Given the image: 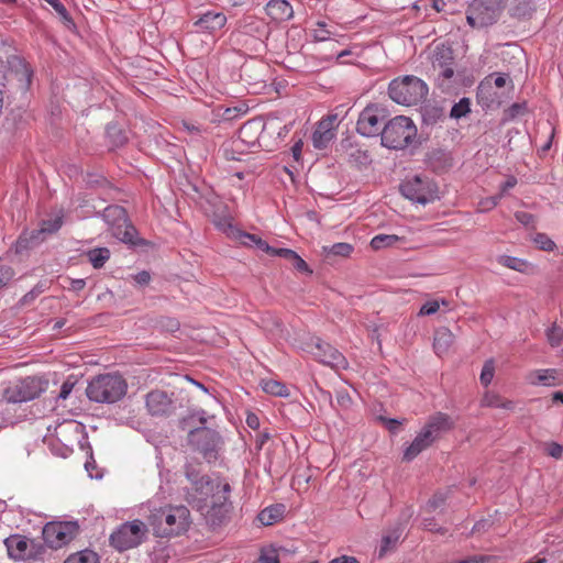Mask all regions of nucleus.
I'll return each instance as SVG.
<instances>
[{
  "label": "nucleus",
  "mask_w": 563,
  "mask_h": 563,
  "mask_svg": "<svg viewBox=\"0 0 563 563\" xmlns=\"http://www.w3.org/2000/svg\"><path fill=\"white\" fill-rule=\"evenodd\" d=\"M534 242L542 251H553L556 246L555 243L545 233H537L534 236Z\"/></svg>",
  "instance_id": "nucleus-58"
},
{
  "label": "nucleus",
  "mask_w": 563,
  "mask_h": 563,
  "mask_svg": "<svg viewBox=\"0 0 563 563\" xmlns=\"http://www.w3.org/2000/svg\"><path fill=\"white\" fill-rule=\"evenodd\" d=\"M431 64L435 71L448 66H454L455 57L453 48L445 44L437 45L432 54Z\"/></svg>",
  "instance_id": "nucleus-29"
},
{
  "label": "nucleus",
  "mask_w": 563,
  "mask_h": 563,
  "mask_svg": "<svg viewBox=\"0 0 563 563\" xmlns=\"http://www.w3.org/2000/svg\"><path fill=\"white\" fill-rule=\"evenodd\" d=\"M29 545L30 550L27 561H43L48 548L45 541L41 542L36 539H31Z\"/></svg>",
  "instance_id": "nucleus-45"
},
{
  "label": "nucleus",
  "mask_w": 563,
  "mask_h": 563,
  "mask_svg": "<svg viewBox=\"0 0 563 563\" xmlns=\"http://www.w3.org/2000/svg\"><path fill=\"white\" fill-rule=\"evenodd\" d=\"M334 137L335 131L329 128V123L319 122L312 134V143L316 148L324 150Z\"/></svg>",
  "instance_id": "nucleus-32"
},
{
  "label": "nucleus",
  "mask_w": 563,
  "mask_h": 563,
  "mask_svg": "<svg viewBox=\"0 0 563 563\" xmlns=\"http://www.w3.org/2000/svg\"><path fill=\"white\" fill-rule=\"evenodd\" d=\"M547 336L551 346L556 347L562 343L563 329L556 324H553L550 329H548Z\"/></svg>",
  "instance_id": "nucleus-54"
},
{
  "label": "nucleus",
  "mask_w": 563,
  "mask_h": 563,
  "mask_svg": "<svg viewBox=\"0 0 563 563\" xmlns=\"http://www.w3.org/2000/svg\"><path fill=\"white\" fill-rule=\"evenodd\" d=\"M460 75L455 73L454 66H448L438 70L435 86L443 93H454L460 87Z\"/></svg>",
  "instance_id": "nucleus-22"
},
{
  "label": "nucleus",
  "mask_w": 563,
  "mask_h": 563,
  "mask_svg": "<svg viewBox=\"0 0 563 563\" xmlns=\"http://www.w3.org/2000/svg\"><path fill=\"white\" fill-rule=\"evenodd\" d=\"M537 11V3L534 0H512L508 14L518 21H526L532 19Z\"/></svg>",
  "instance_id": "nucleus-28"
},
{
  "label": "nucleus",
  "mask_w": 563,
  "mask_h": 563,
  "mask_svg": "<svg viewBox=\"0 0 563 563\" xmlns=\"http://www.w3.org/2000/svg\"><path fill=\"white\" fill-rule=\"evenodd\" d=\"M44 390L41 378L27 376L5 387L2 398L9 404H21L40 397Z\"/></svg>",
  "instance_id": "nucleus-12"
},
{
  "label": "nucleus",
  "mask_w": 563,
  "mask_h": 563,
  "mask_svg": "<svg viewBox=\"0 0 563 563\" xmlns=\"http://www.w3.org/2000/svg\"><path fill=\"white\" fill-rule=\"evenodd\" d=\"M446 501V495L443 493H435L427 503V509L429 511H434L439 507L443 506Z\"/></svg>",
  "instance_id": "nucleus-60"
},
{
  "label": "nucleus",
  "mask_w": 563,
  "mask_h": 563,
  "mask_svg": "<svg viewBox=\"0 0 563 563\" xmlns=\"http://www.w3.org/2000/svg\"><path fill=\"white\" fill-rule=\"evenodd\" d=\"M97 216L102 218L109 225L112 235L119 241L132 246H144L148 244L147 240L137 236L139 232L130 221L125 208L118 205H110L101 212H97Z\"/></svg>",
  "instance_id": "nucleus-4"
},
{
  "label": "nucleus",
  "mask_w": 563,
  "mask_h": 563,
  "mask_svg": "<svg viewBox=\"0 0 563 563\" xmlns=\"http://www.w3.org/2000/svg\"><path fill=\"white\" fill-rule=\"evenodd\" d=\"M128 391V383L118 373L95 376L86 388L89 400L98 404H114L121 400Z\"/></svg>",
  "instance_id": "nucleus-3"
},
{
  "label": "nucleus",
  "mask_w": 563,
  "mask_h": 563,
  "mask_svg": "<svg viewBox=\"0 0 563 563\" xmlns=\"http://www.w3.org/2000/svg\"><path fill=\"white\" fill-rule=\"evenodd\" d=\"M471 112L470 98L463 97L459 102L454 103L450 111V117L453 119H461Z\"/></svg>",
  "instance_id": "nucleus-49"
},
{
  "label": "nucleus",
  "mask_w": 563,
  "mask_h": 563,
  "mask_svg": "<svg viewBox=\"0 0 563 563\" xmlns=\"http://www.w3.org/2000/svg\"><path fill=\"white\" fill-rule=\"evenodd\" d=\"M276 256L283 257L288 261L291 266L300 273L308 275L312 274V269L309 265L292 250L280 247L278 252H275Z\"/></svg>",
  "instance_id": "nucleus-35"
},
{
  "label": "nucleus",
  "mask_w": 563,
  "mask_h": 563,
  "mask_svg": "<svg viewBox=\"0 0 563 563\" xmlns=\"http://www.w3.org/2000/svg\"><path fill=\"white\" fill-rule=\"evenodd\" d=\"M399 240L400 238L395 234H378L372 239L371 246L373 250H380L394 245Z\"/></svg>",
  "instance_id": "nucleus-47"
},
{
  "label": "nucleus",
  "mask_w": 563,
  "mask_h": 563,
  "mask_svg": "<svg viewBox=\"0 0 563 563\" xmlns=\"http://www.w3.org/2000/svg\"><path fill=\"white\" fill-rule=\"evenodd\" d=\"M9 74H13L18 81V90L25 96L32 86L34 70L31 65L23 58L12 55L8 58Z\"/></svg>",
  "instance_id": "nucleus-16"
},
{
  "label": "nucleus",
  "mask_w": 563,
  "mask_h": 563,
  "mask_svg": "<svg viewBox=\"0 0 563 563\" xmlns=\"http://www.w3.org/2000/svg\"><path fill=\"white\" fill-rule=\"evenodd\" d=\"M435 440L431 438V433L429 430H421L413 441L406 448L402 455V461L411 462L415 460L422 451L432 445Z\"/></svg>",
  "instance_id": "nucleus-23"
},
{
  "label": "nucleus",
  "mask_w": 563,
  "mask_h": 563,
  "mask_svg": "<svg viewBox=\"0 0 563 563\" xmlns=\"http://www.w3.org/2000/svg\"><path fill=\"white\" fill-rule=\"evenodd\" d=\"M527 112V103L526 102H515L509 108H507L504 112L503 121H510L515 118L522 115Z\"/></svg>",
  "instance_id": "nucleus-52"
},
{
  "label": "nucleus",
  "mask_w": 563,
  "mask_h": 563,
  "mask_svg": "<svg viewBox=\"0 0 563 563\" xmlns=\"http://www.w3.org/2000/svg\"><path fill=\"white\" fill-rule=\"evenodd\" d=\"M498 263L504 265L505 267H508L520 273H523L529 265V263L522 258L508 255L499 256Z\"/></svg>",
  "instance_id": "nucleus-46"
},
{
  "label": "nucleus",
  "mask_w": 563,
  "mask_h": 563,
  "mask_svg": "<svg viewBox=\"0 0 563 563\" xmlns=\"http://www.w3.org/2000/svg\"><path fill=\"white\" fill-rule=\"evenodd\" d=\"M79 530L78 521H49L43 527L42 536L49 549L57 550L74 540Z\"/></svg>",
  "instance_id": "nucleus-13"
},
{
  "label": "nucleus",
  "mask_w": 563,
  "mask_h": 563,
  "mask_svg": "<svg viewBox=\"0 0 563 563\" xmlns=\"http://www.w3.org/2000/svg\"><path fill=\"white\" fill-rule=\"evenodd\" d=\"M147 527L139 520L122 523L109 538L110 545L119 552L139 547L146 539Z\"/></svg>",
  "instance_id": "nucleus-9"
},
{
  "label": "nucleus",
  "mask_w": 563,
  "mask_h": 563,
  "mask_svg": "<svg viewBox=\"0 0 563 563\" xmlns=\"http://www.w3.org/2000/svg\"><path fill=\"white\" fill-rule=\"evenodd\" d=\"M70 431H74L77 435H81V440L78 441V443L80 444L81 449L85 448V444L82 443V440L87 444V446L89 449V460L86 461L85 468L89 473L90 477H93V475L91 473V470L96 468V462H95L93 456H92L91 446L87 442V435L84 434V427H82V424L77 423L76 421H69L67 423H64V424L59 426V428L57 430V437L63 435V434H65L67 432H70Z\"/></svg>",
  "instance_id": "nucleus-24"
},
{
  "label": "nucleus",
  "mask_w": 563,
  "mask_h": 563,
  "mask_svg": "<svg viewBox=\"0 0 563 563\" xmlns=\"http://www.w3.org/2000/svg\"><path fill=\"white\" fill-rule=\"evenodd\" d=\"M30 540L25 536L11 534L4 539V545L10 559L14 561H27Z\"/></svg>",
  "instance_id": "nucleus-20"
},
{
  "label": "nucleus",
  "mask_w": 563,
  "mask_h": 563,
  "mask_svg": "<svg viewBox=\"0 0 563 563\" xmlns=\"http://www.w3.org/2000/svg\"><path fill=\"white\" fill-rule=\"evenodd\" d=\"M86 186L89 188L104 187L108 184L106 177L95 173H88L84 178Z\"/></svg>",
  "instance_id": "nucleus-56"
},
{
  "label": "nucleus",
  "mask_w": 563,
  "mask_h": 563,
  "mask_svg": "<svg viewBox=\"0 0 563 563\" xmlns=\"http://www.w3.org/2000/svg\"><path fill=\"white\" fill-rule=\"evenodd\" d=\"M186 441L190 450L200 454L208 464L216 463L219 460L224 446L222 434L207 426L190 429Z\"/></svg>",
  "instance_id": "nucleus-5"
},
{
  "label": "nucleus",
  "mask_w": 563,
  "mask_h": 563,
  "mask_svg": "<svg viewBox=\"0 0 563 563\" xmlns=\"http://www.w3.org/2000/svg\"><path fill=\"white\" fill-rule=\"evenodd\" d=\"M90 263L95 268H101L110 258V251L107 247H96L87 253Z\"/></svg>",
  "instance_id": "nucleus-41"
},
{
  "label": "nucleus",
  "mask_w": 563,
  "mask_h": 563,
  "mask_svg": "<svg viewBox=\"0 0 563 563\" xmlns=\"http://www.w3.org/2000/svg\"><path fill=\"white\" fill-rule=\"evenodd\" d=\"M316 352L314 355L319 361L325 365L334 368H346L347 362L341 352H339L331 344L317 338L314 343Z\"/></svg>",
  "instance_id": "nucleus-17"
},
{
  "label": "nucleus",
  "mask_w": 563,
  "mask_h": 563,
  "mask_svg": "<svg viewBox=\"0 0 563 563\" xmlns=\"http://www.w3.org/2000/svg\"><path fill=\"white\" fill-rule=\"evenodd\" d=\"M145 404L152 416H167L173 408V401L164 390L155 389L146 395Z\"/></svg>",
  "instance_id": "nucleus-19"
},
{
  "label": "nucleus",
  "mask_w": 563,
  "mask_h": 563,
  "mask_svg": "<svg viewBox=\"0 0 563 563\" xmlns=\"http://www.w3.org/2000/svg\"><path fill=\"white\" fill-rule=\"evenodd\" d=\"M388 117L389 111L385 106L371 102L360 112L356 131L365 137L380 136Z\"/></svg>",
  "instance_id": "nucleus-11"
},
{
  "label": "nucleus",
  "mask_w": 563,
  "mask_h": 563,
  "mask_svg": "<svg viewBox=\"0 0 563 563\" xmlns=\"http://www.w3.org/2000/svg\"><path fill=\"white\" fill-rule=\"evenodd\" d=\"M402 531L404 527L401 523H399L397 527L393 528L385 536H383L378 558L385 556L389 550L396 547L402 534Z\"/></svg>",
  "instance_id": "nucleus-37"
},
{
  "label": "nucleus",
  "mask_w": 563,
  "mask_h": 563,
  "mask_svg": "<svg viewBox=\"0 0 563 563\" xmlns=\"http://www.w3.org/2000/svg\"><path fill=\"white\" fill-rule=\"evenodd\" d=\"M547 453L556 460L561 459L563 455V445L558 442H550L547 448Z\"/></svg>",
  "instance_id": "nucleus-64"
},
{
  "label": "nucleus",
  "mask_w": 563,
  "mask_h": 563,
  "mask_svg": "<svg viewBox=\"0 0 563 563\" xmlns=\"http://www.w3.org/2000/svg\"><path fill=\"white\" fill-rule=\"evenodd\" d=\"M417 128L412 120L405 115L389 119L383 126L380 144L389 150H404L412 143Z\"/></svg>",
  "instance_id": "nucleus-6"
},
{
  "label": "nucleus",
  "mask_w": 563,
  "mask_h": 563,
  "mask_svg": "<svg viewBox=\"0 0 563 563\" xmlns=\"http://www.w3.org/2000/svg\"><path fill=\"white\" fill-rule=\"evenodd\" d=\"M64 563H99V556L91 550H82L69 555Z\"/></svg>",
  "instance_id": "nucleus-42"
},
{
  "label": "nucleus",
  "mask_w": 563,
  "mask_h": 563,
  "mask_svg": "<svg viewBox=\"0 0 563 563\" xmlns=\"http://www.w3.org/2000/svg\"><path fill=\"white\" fill-rule=\"evenodd\" d=\"M266 14L274 21H288L294 15L290 3L286 0H271L265 7Z\"/></svg>",
  "instance_id": "nucleus-27"
},
{
  "label": "nucleus",
  "mask_w": 563,
  "mask_h": 563,
  "mask_svg": "<svg viewBox=\"0 0 563 563\" xmlns=\"http://www.w3.org/2000/svg\"><path fill=\"white\" fill-rule=\"evenodd\" d=\"M322 251L327 257L330 255L347 257L353 252V245L350 243L340 242L333 244L332 246H323Z\"/></svg>",
  "instance_id": "nucleus-44"
},
{
  "label": "nucleus",
  "mask_w": 563,
  "mask_h": 563,
  "mask_svg": "<svg viewBox=\"0 0 563 563\" xmlns=\"http://www.w3.org/2000/svg\"><path fill=\"white\" fill-rule=\"evenodd\" d=\"M454 423L451 420L450 416L443 412H437L431 416L422 428L423 430H429L431 433V438L437 440L443 432H446L453 428Z\"/></svg>",
  "instance_id": "nucleus-25"
},
{
  "label": "nucleus",
  "mask_w": 563,
  "mask_h": 563,
  "mask_svg": "<svg viewBox=\"0 0 563 563\" xmlns=\"http://www.w3.org/2000/svg\"><path fill=\"white\" fill-rule=\"evenodd\" d=\"M439 302L437 300L427 301L421 308L419 314L431 316L439 310Z\"/></svg>",
  "instance_id": "nucleus-63"
},
{
  "label": "nucleus",
  "mask_w": 563,
  "mask_h": 563,
  "mask_svg": "<svg viewBox=\"0 0 563 563\" xmlns=\"http://www.w3.org/2000/svg\"><path fill=\"white\" fill-rule=\"evenodd\" d=\"M266 130V124L261 118H254L242 124L239 130V144L254 147L258 144L261 134Z\"/></svg>",
  "instance_id": "nucleus-18"
},
{
  "label": "nucleus",
  "mask_w": 563,
  "mask_h": 563,
  "mask_svg": "<svg viewBox=\"0 0 563 563\" xmlns=\"http://www.w3.org/2000/svg\"><path fill=\"white\" fill-rule=\"evenodd\" d=\"M44 238H42V231L34 230H24L19 235L15 241L12 250L16 255L24 256L29 255V252L37 247L44 242Z\"/></svg>",
  "instance_id": "nucleus-21"
},
{
  "label": "nucleus",
  "mask_w": 563,
  "mask_h": 563,
  "mask_svg": "<svg viewBox=\"0 0 563 563\" xmlns=\"http://www.w3.org/2000/svg\"><path fill=\"white\" fill-rule=\"evenodd\" d=\"M376 420L393 434H396L399 431L401 424L406 421V419L398 420L395 418H387L385 416H377Z\"/></svg>",
  "instance_id": "nucleus-53"
},
{
  "label": "nucleus",
  "mask_w": 563,
  "mask_h": 563,
  "mask_svg": "<svg viewBox=\"0 0 563 563\" xmlns=\"http://www.w3.org/2000/svg\"><path fill=\"white\" fill-rule=\"evenodd\" d=\"M347 163L358 170L366 169L372 164V157L367 150L356 147L346 155Z\"/></svg>",
  "instance_id": "nucleus-39"
},
{
  "label": "nucleus",
  "mask_w": 563,
  "mask_h": 563,
  "mask_svg": "<svg viewBox=\"0 0 563 563\" xmlns=\"http://www.w3.org/2000/svg\"><path fill=\"white\" fill-rule=\"evenodd\" d=\"M201 462H188L184 466V474L191 487L187 492V501L197 510L203 512L208 507L209 498L220 494H230L231 486L219 477L213 479L201 471Z\"/></svg>",
  "instance_id": "nucleus-1"
},
{
  "label": "nucleus",
  "mask_w": 563,
  "mask_h": 563,
  "mask_svg": "<svg viewBox=\"0 0 563 563\" xmlns=\"http://www.w3.org/2000/svg\"><path fill=\"white\" fill-rule=\"evenodd\" d=\"M493 75L485 77L477 86L476 99L483 109H489L496 101V92L493 89Z\"/></svg>",
  "instance_id": "nucleus-30"
},
{
  "label": "nucleus",
  "mask_w": 563,
  "mask_h": 563,
  "mask_svg": "<svg viewBox=\"0 0 563 563\" xmlns=\"http://www.w3.org/2000/svg\"><path fill=\"white\" fill-rule=\"evenodd\" d=\"M401 195L420 205H427L439 198L437 183L428 176L415 175L400 184Z\"/></svg>",
  "instance_id": "nucleus-10"
},
{
  "label": "nucleus",
  "mask_w": 563,
  "mask_h": 563,
  "mask_svg": "<svg viewBox=\"0 0 563 563\" xmlns=\"http://www.w3.org/2000/svg\"><path fill=\"white\" fill-rule=\"evenodd\" d=\"M148 525L157 538L177 537L188 530L190 511L186 506H168L155 509L148 516Z\"/></svg>",
  "instance_id": "nucleus-2"
},
{
  "label": "nucleus",
  "mask_w": 563,
  "mask_h": 563,
  "mask_svg": "<svg viewBox=\"0 0 563 563\" xmlns=\"http://www.w3.org/2000/svg\"><path fill=\"white\" fill-rule=\"evenodd\" d=\"M483 405L493 408H503L507 410H512L515 408V402L511 400H504L499 395H486Z\"/></svg>",
  "instance_id": "nucleus-48"
},
{
  "label": "nucleus",
  "mask_w": 563,
  "mask_h": 563,
  "mask_svg": "<svg viewBox=\"0 0 563 563\" xmlns=\"http://www.w3.org/2000/svg\"><path fill=\"white\" fill-rule=\"evenodd\" d=\"M454 340L453 333L445 327H441L434 332L433 349L441 356L446 353Z\"/></svg>",
  "instance_id": "nucleus-34"
},
{
  "label": "nucleus",
  "mask_w": 563,
  "mask_h": 563,
  "mask_svg": "<svg viewBox=\"0 0 563 563\" xmlns=\"http://www.w3.org/2000/svg\"><path fill=\"white\" fill-rule=\"evenodd\" d=\"M427 84L412 75L393 79L388 86V95L393 101L402 106H415L428 96Z\"/></svg>",
  "instance_id": "nucleus-7"
},
{
  "label": "nucleus",
  "mask_w": 563,
  "mask_h": 563,
  "mask_svg": "<svg viewBox=\"0 0 563 563\" xmlns=\"http://www.w3.org/2000/svg\"><path fill=\"white\" fill-rule=\"evenodd\" d=\"M227 23V16L222 12L208 11L195 21L194 25L208 33L221 30Z\"/></svg>",
  "instance_id": "nucleus-26"
},
{
  "label": "nucleus",
  "mask_w": 563,
  "mask_h": 563,
  "mask_svg": "<svg viewBox=\"0 0 563 563\" xmlns=\"http://www.w3.org/2000/svg\"><path fill=\"white\" fill-rule=\"evenodd\" d=\"M252 67L250 65L244 64L241 67V78L246 80L249 84H256V82H264V79H262L258 74H255L254 76L251 74Z\"/></svg>",
  "instance_id": "nucleus-62"
},
{
  "label": "nucleus",
  "mask_w": 563,
  "mask_h": 563,
  "mask_svg": "<svg viewBox=\"0 0 563 563\" xmlns=\"http://www.w3.org/2000/svg\"><path fill=\"white\" fill-rule=\"evenodd\" d=\"M206 201L214 208L210 214L213 225L229 238L236 239L241 230L233 225L232 218L227 213L228 207L214 195L207 197Z\"/></svg>",
  "instance_id": "nucleus-14"
},
{
  "label": "nucleus",
  "mask_w": 563,
  "mask_h": 563,
  "mask_svg": "<svg viewBox=\"0 0 563 563\" xmlns=\"http://www.w3.org/2000/svg\"><path fill=\"white\" fill-rule=\"evenodd\" d=\"M443 117V111L438 107H426L422 112V122L427 125L435 124Z\"/></svg>",
  "instance_id": "nucleus-51"
},
{
  "label": "nucleus",
  "mask_w": 563,
  "mask_h": 563,
  "mask_svg": "<svg viewBox=\"0 0 563 563\" xmlns=\"http://www.w3.org/2000/svg\"><path fill=\"white\" fill-rule=\"evenodd\" d=\"M450 155L441 148L427 153L426 164L435 173H441L452 166Z\"/></svg>",
  "instance_id": "nucleus-31"
},
{
  "label": "nucleus",
  "mask_w": 563,
  "mask_h": 563,
  "mask_svg": "<svg viewBox=\"0 0 563 563\" xmlns=\"http://www.w3.org/2000/svg\"><path fill=\"white\" fill-rule=\"evenodd\" d=\"M236 239L241 240L244 245H255L258 250H262L272 256H276L275 252H278V249L271 246L266 241L262 240L260 236L252 233H247L242 230L240 231Z\"/></svg>",
  "instance_id": "nucleus-36"
},
{
  "label": "nucleus",
  "mask_w": 563,
  "mask_h": 563,
  "mask_svg": "<svg viewBox=\"0 0 563 563\" xmlns=\"http://www.w3.org/2000/svg\"><path fill=\"white\" fill-rule=\"evenodd\" d=\"M8 76L9 65L8 60L3 62L0 59V93L5 97L8 95Z\"/></svg>",
  "instance_id": "nucleus-57"
},
{
  "label": "nucleus",
  "mask_w": 563,
  "mask_h": 563,
  "mask_svg": "<svg viewBox=\"0 0 563 563\" xmlns=\"http://www.w3.org/2000/svg\"><path fill=\"white\" fill-rule=\"evenodd\" d=\"M177 427L181 431L189 432L190 429L197 428L196 426V412L189 411L186 416L178 419Z\"/></svg>",
  "instance_id": "nucleus-55"
},
{
  "label": "nucleus",
  "mask_w": 563,
  "mask_h": 563,
  "mask_svg": "<svg viewBox=\"0 0 563 563\" xmlns=\"http://www.w3.org/2000/svg\"><path fill=\"white\" fill-rule=\"evenodd\" d=\"M14 277V269L7 264L0 263V289L9 284Z\"/></svg>",
  "instance_id": "nucleus-59"
},
{
  "label": "nucleus",
  "mask_w": 563,
  "mask_h": 563,
  "mask_svg": "<svg viewBox=\"0 0 563 563\" xmlns=\"http://www.w3.org/2000/svg\"><path fill=\"white\" fill-rule=\"evenodd\" d=\"M63 225V216H57L54 219L42 220L37 231H42V238L46 240L47 235L56 233Z\"/></svg>",
  "instance_id": "nucleus-43"
},
{
  "label": "nucleus",
  "mask_w": 563,
  "mask_h": 563,
  "mask_svg": "<svg viewBox=\"0 0 563 563\" xmlns=\"http://www.w3.org/2000/svg\"><path fill=\"white\" fill-rule=\"evenodd\" d=\"M507 0H473L466 10V20L472 27H486L496 23Z\"/></svg>",
  "instance_id": "nucleus-8"
},
{
  "label": "nucleus",
  "mask_w": 563,
  "mask_h": 563,
  "mask_svg": "<svg viewBox=\"0 0 563 563\" xmlns=\"http://www.w3.org/2000/svg\"><path fill=\"white\" fill-rule=\"evenodd\" d=\"M516 220L525 227L534 228L536 225V216L526 211H517L515 213Z\"/></svg>",
  "instance_id": "nucleus-61"
},
{
  "label": "nucleus",
  "mask_w": 563,
  "mask_h": 563,
  "mask_svg": "<svg viewBox=\"0 0 563 563\" xmlns=\"http://www.w3.org/2000/svg\"><path fill=\"white\" fill-rule=\"evenodd\" d=\"M106 135L113 147H121L128 142V135L117 122H109L106 126Z\"/></svg>",
  "instance_id": "nucleus-38"
},
{
  "label": "nucleus",
  "mask_w": 563,
  "mask_h": 563,
  "mask_svg": "<svg viewBox=\"0 0 563 563\" xmlns=\"http://www.w3.org/2000/svg\"><path fill=\"white\" fill-rule=\"evenodd\" d=\"M261 385H262L263 390L266 394L277 396V397H289L290 396L288 387L279 380L263 379Z\"/></svg>",
  "instance_id": "nucleus-40"
},
{
  "label": "nucleus",
  "mask_w": 563,
  "mask_h": 563,
  "mask_svg": "<svg viewBox=\"0 0 563 563\" xmlns=\"http://www.w3.org/2000/svg\"><path fill=\"white\" fill-rule=\"evenodd\" d=\"M494 374H495V361H494V358H488L485 361L482 372H481V376H479L481 384L484 387H487L492 383V380L494 378Z\"/></svg>",
  "instance_id": "nucleus-50"
},
{
  "label": "nucleus",
  "mask_w": 563,
  "mask_h": 563,
  "mask_svg": "<svg viewBox=\"0 0 563 563\" xmlns=\"http://www.w3.org/2000/svg\"><path fill=\"white\" fill-rule=\"evenodd\" d=\"M285 509L284 504L271 505L260 511L257 519L264 526H272L283 519Z\"/></svg>",
  "instance_id": "nucleus-33"
},
{
  "label": "nucleus",
  "mask_w": 563,
  "mask_h": 563,
  "mask_svg": "<svg viewBox=\"0 0 563 563\" xmlns=\"http://www.w3.org/2000/svg\"><path fill=\"white\" fill-rule=\"evenodd\" d=\"M230 494H220L217 497L211 499V505L205 509L203 512L206 522L208 526L216 530L223 526L228 518L229 514L232 509V503L230 501Z\"/></svg>",
  "instance_id": "nucleus-15"
}]
</instances>
